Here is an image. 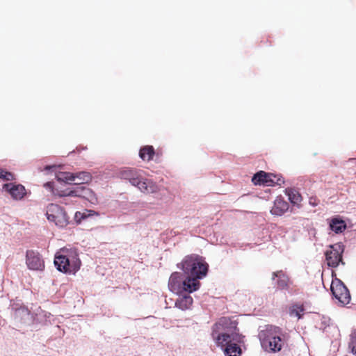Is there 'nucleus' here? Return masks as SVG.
I'll list each match as a JSON object with an SVG mask.
<instances>
[{
    "label": "nucleus",
    "mask_w": 356,
    "mask_h": 356,
    "mask_svg": "<svg viewBox=\"0 0 356 356\" xmlns=\"http://www.w3.org/2000/svg\"><path fill=\"white\" fill-rule=\"evenodd\" d=\"M238 321L234 317H221L212 327L211 336L216 343H225L230 339L240 341L242 334L237 327Z\"/></svg>",
    "instance_id": "f257e3e1"
},
{
    "label": "nucleus",
    "mask_w": 356,
    "mask_h": 356,
    "mask_svg": "<svg viewBox=\"0 0 356 356\" xmlns=\"http://www.w3.org/2000/svg\"><path fill=\"white\" fill-rule=\"evenodd\" d=\"M118 177L129 181L146 194L159 192V188L152 179L143 177V171L134 168H123L118 172Z\"/></svg>",
    "instance_id": "f03ea898"
},
{
    "label": "nucleus",
    "mask_w": 356,
    "mask_h": 356,
    "mask_svg": "<svg viewBox=\"0 0 356 356\" xmlns=\"http://www.w3.org/2000/svg\"><path fill=\"white\" fill-rule=\"evenodd\" d=\"M177 267L183 270L185 275L192 277L200 285V280L206 277L209 270V264L204 259L194 254L186 256L180 264H177Z\"/></svg>",
    "instance_id": "7ed1b4c3"
},
{
    "label": "nucleus",
    "mask_w": 356,
    "mask_h": 356,
    "mask_svg": "<svg viewBox=\"0 0 356 356\" xmlns=\"http://www.w3.org/2000/svg\"><path fill=\"white\" fill-rule=\"evenodd\" d=\"M54 265L58 270L65 273H75L81 267V260L74 250L62 249L54 257Z\"/></svg>",
    "instance_id": "20e7f679"
},
{
    "label": "nucleus",
    "mask_w": 356,
    "mask_h": 356,
    "mask_svg": "<svg viewBox=\"0 0 356 356\" xmlns=\"http://www.w3.org/2000/svg\"><path fill=\"white\" fill-rule=\"evenodd\" d=\"M259 338L262 348L266 351L276 353L282 349L283 340L279 327L266 325L265 329L259 332Z\"/></svg>",
    "instance_id": "39448f33"
},
{
    "label": "nucleus",
    "mask_w": 356,
    "mask_h": 356,
    "mask_svg": "<svg viewBox=\"0 0 356 356\" xmlns=\"http://www.w3.org/2000/svg\"><path fill=\"white\" fill-rule=\"evenodd\" d=\"M168 286L172 291L191 293L200 289V284L192 277H188L184 273H172L170 277Z\"/></svg>",
    "instance_id": "423d86ee"
},
{
    "label": "nucleus",
    "mask_w": 356,
    "mask_h": 356,
    "mask_svg": "<svg viewBox=\"0 0 356 356\" xmlns=\"http://www.w3.org/2000/svg\"><path fill=\"white\" fill-rule=\"evenodd\" d=\"M330 289L334 298L338 300L339 305L343 306L349 303L350 294L341 280L337 279L335 281H332Z\"/></svg>",
    "instance_id": "0eeeda50"
},
{
    "label": "nucleus",
    "mask_w": 356,
    "mask_h": 356,
    "mask_svg": "<svg viewBox=\"0 0 356 356\" xmlns=\"http://www.w3.org/2000/svg\"><path fill=\"white\" fill-rule=\"evenodd\" d=\"M91 179L90 174L87 172H79L77 173L61 172L58 175V181H59L69 182L75 181L78 179L77 182L74 183L76 185L88 183Z\"/></svg>",
    "instance_id": "6e6552de"
},
{
    "label": "nucleus",
    "mask_w": 356,
    "mask_h": 356,
    "mask_svg": "<svg viewBox=\"0 0 356 356\" xmlns=\"http://www.w3.org/2000/svg\"><path fill=\"white\" fill-rule=\"evenodd\" d=\"M46 215L48 220L54 222H67L68 221V218L64 209L56 204H49Z\"/></svg>",
    "instance_id": "1a4fd4ad"
},
{
    "label": "nucleus",
    "mask_w": 356,
    "mask_h": 356,
    "mask_svg": "<svg viewBox=\"0 0 356 356\" xmlns=\"http://www.w3.org/2000/svg\"><path fill=\"white\" fill-rule=\"evenodd\" d=\"M26 263L31 270H42L44 268V262L42 256L39 252L32 250L26 251Z\"/></svg>",
    "instance_id": "9d476101"
},
{
    "label": "nucleus",
    "mask_w": 356,
    "mask_h": 356,
    "mask_svg": "<svg viewBox=\"0 0 356 356\" xmlns=\"http://www.w3.org/2000/svg\"><path fill=\"white\" fill-rule=\"evenodd\" d=\"M244 336L242 334V339L240 341H236L230 339L225 343H216L218 346H221L223 349L224 353L226 356H241L242 354V349L239 344L244 342Z\"/></svg>",
    "instance_id": "9b49d317"
},
{
    "label": "nucleus",
    "mask_w": 356,
    "mask_h": 356,
    "mask_svg": "<svg viewBox=\"0 0 356 356\" xmlns=\"http://www.w3.org/2000/svg\"><path fill=\"white\" fill-rule=\"evenodd\" d=\"M3 189L8 192L15 200L22 199L26 193L25 187L22 184H5L3 185Z\"/></svg>",
    "instance_id": "f8f14e48"
},
{
    "label": "nucleus",
    "mask_w": 356,
    "mask_h": 356,
    "mask_svg": "<svg viewBox=\"0 0 356 356\" xmlns=\"http://www.w3.org/2000/svg\"><path fill=\"white\" fill-rule=\"evenodd\" d=\"M14 317L16 321L22 324H31L33 322V315L25 307L17 308L15 311Z\"/></svg>",
    "instance_id": "ddd939ff"
},
{
    "label": "nucleus",
    "mask_w": 356,
    "mask_h": 356,
    "mask_svg": "<svg viewBox=\"0 0 356 356\" xmlns=\"http://www.w3.org/2000/svg\"><path fill=\"white\" fill-rule=\"evenodd\" d=\"M271 177H273V173H268L261 170L253 176L252 181L254 185H264L270 186L273 182V181L270 179Z\"/></svg>",
    "instance_id": "4468645a"
},
{
    "label": "nucleus",
    "mask_w": 356,
    "mask_h": 356,
    "mask_svg": "<svg viewBox=\"0 0 356 356\" xmlns=\"http://www.w3.org/2000/svg\"><path fill=\"white\" fill-rule=\"evenodd\" d=\"M275 278H277L276 285L277 289H288L289 278L282 270H278L272 273V280H275Z\"/></svg>",
    "instance_id": "2eb2a0df"
},
{
    "label": "nucleus",
    "mask_w": 356,
    "mask_h": 356,
    "mask_svg": "<svg viewBox=\"0 0 356 356\" xmlns=\"http://www.w3.org/2000/svg\"><path fill=\"white\" fill-rule=\"evenodd\" d=\"M45 187H49L51 189L52 193L55 195H58L60 197H65V196H72V197H79L82 195L80 193L79 190H71V189H65L64 191H58L57 189H54L53 186V183L47 182L44 185Z\"/></svg>",
    "instance_id": "dca6fc26"
},
{
    "label": "nucleus",
    "mask_w": 356,
    "mask_h": 356,
    "mask_svg": "<svg viewBox=\"0 0 356 356\" xmlns=\"http://www.w3.org/2000/svg\"><path fill=\"white\" fill-rule=\"evenodd\" d=\"M288 209L289 204L286 202L282 199H276L270 212L273 215L282 216Z\"/></svg>",
    "instance_id": "f3484780"
},
{
    "label": "nucleus",
    "mask_w": 356,
    "mask_h": 356,
    "mask_svg": "<svg viewBox=\"0 0 356 356\" xmlns=\"http://www.w3.org/2000/svg\"><path fill=\"white\" fill-rule=\"evenodd\" d=\"M193 298L189 294H184L179 296V297L175 301V306L181 309L186 310L190 308L193 304Z\"/></svg>",
    "instance_id": "a211bd4d"
},
{
    "label": "nucleus",
    "mask_w": 356,
    "mask_h": 356,
    "mask_svg": "<svg viewBox=\"0 0 356 356\" xmlns=\"http://www.w3.org/2000/svg\"><path fill=\"white\" fill-rule=\"evenodd\" d=\"M325 254L327 265L330 267L336 268L340 263H341L343 265L345 264V263L343 261L342 257L334 254L333 251L327 250Z\"/></svg>",
    "instance_id": "6ab92c4d"
},
{
    "label": "nucleus",
    "mask_w": 356,
    "mask_h": 356,
    "mask_svg": "<svg viewBox=\"0 0 356 356\" xmlns=\"http://www.w3.org/2000/svg\"><path fill=\"white\" fill-rule=\"evenodd\" d=\"M155 154L154 148L152 145H145L140 148L139 156L143 161H149Z\"/></svg>",
    "instance_id": "aec40b11"
},
{
    "label": "nucleus",
    "mask_w": 356,
    "mask_h": 356,
    "mask_svg": "<svg viewBox=\"0 0 356 356\" xmlns=\"http://www.w3.org/2000/svg\"><path fill=\"white\" fill-rule=\"evenodd\" d=\"M286 194L288 195L290 202L293 204H298L302 200L301 195L294 189L286 188Z\"/></svg>",
    "instance_id": "412c9836"
},
{
    "label": "nucleus",
    "mask_w": 356,
    "mask_h": 356,
    "mask_svg": "<svg viewBox=\"0 0 356 356\" xmlns=\"http://www.w3.org/2000/svg\"><path fill=\"white\" fill-rule=\"evenodd\" d=\"M97 215V213H95L91 210H84L83 212L77 211L75 213L74 218L76 222H80L81 220H86L87 218L93 216Z\"/></svg>",
    "instance_id": "4be33fe9"
},
{
    "label": "nucleus",
    "mask_w": 356,
    "mask_h": 356,
    "mask_svg": "<svg viewBox=\"0 0 356 356\" xmlns=\"http://www.w3.org/2000/svg\"><path fill=\"white\" fill-rule=\"evenodd\" d=\"M330 229L335 234L342 233L344 230L348 228L347 224H329ZM352 226H348V228H351Z\"/></svg>",
    "instance_id": "5701e85b"
},
{
    "label": "nucleus",
    "mask_w": 356,
    "mask_h": 356,
    "mask_svg": "<svg viewBox=\"0 0 356 356\" xmlns=\"http://www.w3.org/2000/svg\"><path fill=\"white\" fill-rule=\"evenodd\" d=\"M331 250L330 251H333L334 254L341 256L344 251V245L341 243H338L334 245H331Z\"/></svg>",
    "instance_id": "b1692460"
},
{
    "label": "nucleus",
    "mask_w": 356,
    "mask_h": 356,
    "mask_svg": "<svg viewBox=\"0 0 356 356\" xmlns=\"http://www.w3.org/2000/svg\"><path fill=\"white\" fill-rule=\"evenodd\" d=\"M348 348L350 349L351 353L356 356V330L350 334V341L348 344Z\"/></svg>",
    "instance_id": "393cba45"
},
{
    "label": "nucleus",
    "mask_w": 356,
    "mask_h": 356,
    "mask_svg": "<svg viewBox=\"0 0 356 356\" xmlns=\"http://www.w3.org/2000/svg\"><path fill=\"white\" fill-rule=\"evenodd\" d=\"M0 179L5 181H13L15 179V175L4 169L0 168Z\"/></svg>",
    "instance_id": "a878e982"
},
{
    "label": "nucleus",
    "mask_w": 356,
    "mask_h": 356,
    "mask_svg": "<svg viewBox=\"0 0 356 356\" xmlns=\"http://www.w3.org/2000/svg\"><path fill=\"white\" fill-rule=\"evenodd\" d=\"M273 177H270V179L272 181H273L272 186H275V185L280 186L282 184H283L284 182V179L281 175H275L273 173Z\"/></svg>",
    "instance_id": "bb28decb"
},
{
    "label": "nucleus",
    "mask_w": 356,
    "mask_h": 356,
    "mask_svg": "<svg viewBox=\"0 0 356 356\" xmlns=\"http://www.w3.org/2000/svg\"><path fill=\"white\" fill-rule=\"evenodd\" d=\"M330 222H333V223H335V222H345V221L343 220H342L341 218H340L339 217L337 216V217L332 218Z\"/></svg>",
    "instance_id": "cd10ccee"
},
{
    "label": "nucleus",
    "mask_w": 356,
    "mask_h": 356,
    "mask_svg": "<svg viewBox=\"0 0 356 356\" xmlns=\"http://www.w3.org/2000/svg\"><path fill=\"white\" fill-rule=\"evenodd\" d=\"M309 204L313 206H316L318 204V202H316V199L314 197H311L309 199Z\"/></svg>",
    "instance_id": "c85d7f7f"
},
{
    "label": "nucleus",
    "mask_w": 356,
    "mask_h": 356,
    "mask_svg": "<svg viewBox=\"0 0 356 356\" xmlns=\"http://www.w3.org/2000/svg\"><path fill=\"white\" fill-rule=\"evenodd\" d=\"M296 315L298 316L299 318H300L299 313L298 312H296Z\"/></svg>",
    "instance_id": "c756f323"
},
{
    "label": "nucleus",
    "mask_w": 356,
    "mask_h": 356,
    "mask_svg": "<svg viewBox=\"0 0 356 356\" xmlns=\"http://www.w3.org/2000/svg\"><path fill=\"white\" fill-rule=\"evenodd\" d=\"M79 188H81L82 191H83L85 188L83 186L79 187Z\"/></svg>",
    "instance_id": "7c9ffc66"
}]
</instances>
